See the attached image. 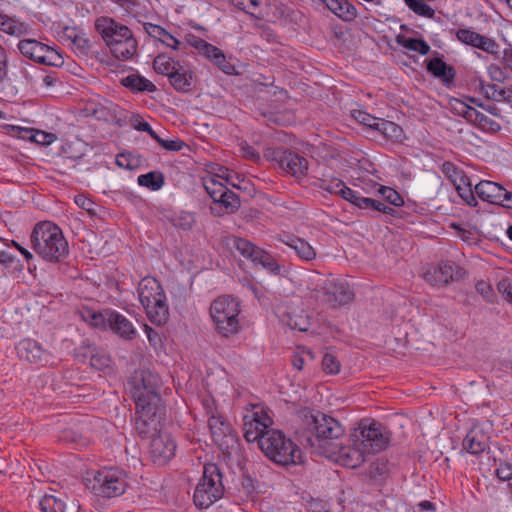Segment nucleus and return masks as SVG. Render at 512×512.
I'll return each mask as SVG.
<instances>
[{"instance_id": "obj_1", "label": "nucleus", "mask_w": 512, "mask_h": 512, "mask_svg": "<svg viewBox=\"0 0 512 512\" xmlns=\"http://www.w3.org/2000/svg\"><path fill=\"white\" fill-rule=\"evenodd\" d=\"M35 253L49 263H60L69 255V245L62 230L50 221L35 225L30 236Z\"/></svg>"}, {"instance_id": "obj_2", "label": "nucleus", "mask_w": 512, "mask_h": 512, "mask_svg": "<svg viewBox=\"0 0 512 512\" xmlns=\"http://www.w3.org/2000/svg\"><path fill=\"white\" fill-rule=\"evenodd\" d=\"M304 427L315 437L317 445L327 455L346 435L345 428L335 418L305 409L301 412Z\"/></svg>"}, {"instance_id": "obj_3", "label": "nucleus", "mask_w": 512, "mask_h": 512, "mask_svg": "<svg viewBox=\"0 0 512 512\" xmlns=\"http://www.w3.org/2000/svg\"><path fill=\"white\" fill-rule=\"evenodd\" d=\"M138 295L148 319L157 326L166 324L169 308L159 281L153 277H144L139 283Z\"/></svg>"}, {"instance_id": "obj_4", "label": "nucleus", "mask_w": 512, "mask_h": 512, "mask_svg": "<svg viewBox=\"0 0 512 512\" xmlns=\"http://www.w3.org/2000/svg\"><path fill=\"white\" fill-rule=\"evenodd\" d=\"M259 447L269 459L283 466L298 464L302 459L300 448L279 430L268 431Z\"/></svg>"}, {"instance_id": "obj_5", "label": "nucleus", "mask_w": 512, "mask_h": 512, "mask_svg": "<svg viewBox=\"0 0 512 512\" xmlns=\"http://www.w3.org/2000/svg\"><path fill=\"white\" fill-rule=\"evenodd\" d=\"M239 314L240 303L229 295L216 298L210 306V316L215 329L226 338L240 331Z\"/></svg>"}, {"instance_id": "obj_6", "label": "nucleus", "mask_w": 512, "mask_h": 512, "mask_svg": "<svg viewBox=\"0 0 512 512\" xmlns=\"http://www.w3.org/2000/svg\"><path fill=\"white\" fill-rule=\"evenodd\" d=\"M223 493L224 486L220 468L214 463L205 464L202 478L193 495L195 506L200 509H207L219 500Z\"/></svg>"}, {"instance_id": "obj_7", "label": "nucleus", "mask_w": 512, "mask_h": 512, "mask_svg": "<svg viewBox=\"0 0 512 512\" xmlns=\"http://www.w3.org/2000/svg\"><path fill=\"white\" fill-rule=\"evenodd\" d=\"M128 385L135 405L145 402H161L159 390L162 381L157 374L149 370L135 371L128 380Z\"/></svg>"}, {"instance_id": "obj_8", "label": "nucleus", "mask_w": 512, "mask_h": 512, "mask_svg": "<svg viewBox=\"0 0 512 512\" xmlns=\"http://www.w3.org/2000/svg\"><path fill=\"white\" fill-rule=\"evenodd\" d=\"M90 488L100 497L120 496L127 488L126 474L119 468H102L94 473L93 479L90 480Z\"/></svg>"}, {"instance_id": "obj_9", "label": "nucleus", "mask_w": 512, "mask_h": 512, "mask_svg": "<svg viewBox=\"0 0 512 512\" xmlns=\"http://www.w3.org/2000/svg\"><path fill=\"white\" fill-rule=\"evenodd\" d=\"M351 437L355 438V441L359 442L363 450L368 453L384 450L390 442L389 433L381 423L368 419L359 423L358 429L351 434Z\"/></svg>"}, {"instance_id": "obj_10", "label": "nucleus", "mask_w": 512, "mask_h": 512, "mask_svg": "<svg viewBox=\"0 0 512 512\" xmlns=\"http://www.w3.org/2000/svg\"><path fill=\"white\" fill-rule=\"evenodd\" d=\"M204 187L213 200V204L210 206L213 215L220 217L225 214H233L239 209L240 199L238 195L217 179H208L205 181Z\"/></svg>"}, {"instance_id": "obj_11", "label": "nucleus", "mask_w": 512, "mask_h": 512, "mask_svg": "<svg viewBox=\"0 0 512 512\" xmlns=\"http://www.w3.org/2000/svg\"><path fill=\"white\" fill-rule=\"evenodd\" d=\"M17 47L24 57L34 62L48 66L63 64V57L59 52L36 39H22L18 42Z\"/></svg>"}, {"instance_id": "obj_12", "label": "nucleus", "mask_w": 512, "mask_h": 512, "mask_svg": "<svg viewBox=\"0 0 512 512\" xmlns=\"http://www.w3.org/2000/svg\"><path fill=\"white\" fill-rule=\"evenodd\" d=\"M135 429L141 437L153 436L162 431L160 427V403L136 404Z\"/></svg>"}, {"instance_id": "obj_13", "label": "nucleus", "mask_w": 512, "mask_h": 512, "mask_svg": "<svg viewBox=\"0 0 512 512\" xmlns=\"http://www.w3.org/2000/svg\"><path fill=\"white\" fill-rule=\"evenodd\" d=\"M466 270L452 261L441 262L429 267L423 274L424 280L434 287H443L451 282L464 279Z\"/></svg>"}, {"instance_id": "obj_14", "label": "nucleus", "mask_w": 512, "mask_h": 512, "mask_svg": "<svg viewBox=\"0 0 512 512\" xmlns=\"http://www.w3.org/2000/svg\"><path fill=\"white\" fill-rule=\"evenodd\" d=\"M451 108L455 114L465 118L470 124L482 131L494 133L501 129V125L498 122L478 111L465 101L453 99L451 101Z\"/></svg>"}, {"instance_id": "obj_15", "label": "nucleus", "mask_w": 512, "mask_h": 512, "mask_svg": "<svg viewBox=\"0 0 512 512\" xmlns=\"http://www.w3.org/2000/svg\"><path fill=\"white\" fill-rule=\"evenodd\" d=\"M317 293V297L332 308L346 305L354 298V293L347 283L334 280L326 281L322 291Z\"/></svg>"}, {"instance_id": "obj_16", "label": "nucleus", "mask_w": 512, "mask_h": 512, "mask_svg": "<svg viewBox=\"0 0 512 512\" xmlns=\"http://www.w3.org/2000/svg\"><path fill=\"white\" fill-rule=\"evenodd\" d=\"M175 452L176 443L168 432L159 431V433L153 434L149 455L156 465L167 464L174 457Z\"/></svg>"}, {"instance_id": "obj_17", "label": "nucleus", "mask_w": 512, "mask_h": 512, "mask_svg": "<svg viewBox=\"0 0 512 512\" xmlns=\"http://www.w3.org/2000/svg\"><path fill=\"white\" fill-rule=\"evenodd\" d=\"M273 420L263 409L253 412L251 416L244 417L243 431L244 437L248 442L257 441L260 445V440L267 436L269 428Z\"/></svg>"}, {"instance_id": "obj_18", "label": "nucleus", "mask_w": 512, "mask_h": 512, "mask_svg": "<svg viewBox=\"0 0 512 512\" xmlns=\"http://www.w3.org/2000/svg\"><path fill=\"white\" fill-rule=\"evenodd\" d=\"M95 29L109 47L114 41H123L133 37L132 31L126 25L116 22L110 17H99L95 20Z\"/></svg>"}, {"instance_id": "obj_19", "label": "nucleus", "mask_w": 512, "mask_h": 512, "mask_svg": "<svg viewBox=\"0 0 512 512\" xmlns=\"http://www.w3.org/2000/svg\"><path fill=\"white\" fill-rule=\"evenodd\" d=\"M272 159L281 170L294 177L304 176L308 169V160L292 151L275 149L272 151Z\"/></svg>"}, {"instance_id": "obj_20", "label": "nucleus", "mask_w": 512, "mask_h": 512, "mask_svg": "<svg viewBox=\"0 0 512 512\" xmlns=\"http://www.w3.org/2000/svg\"><path fill=\"white\" fill-rule=\"evenodd\" d=\"M365 452L359 444L357 447L345 446L341 441L335 449L330 450L326 457L334 459L342 466L354 469L365 461Z\"/></svg>"}, {"instance_id": "obj_21", "label": "nucleus", "mask_w": 512, "mask_h": 512, "mask_svg": "<svg viewBox=\"0 0 512 512\" xmlns=\"http://www.w3.org/2000/svg\"><path fill=\"white\" fill-rule=\"evenodd\" d=\"M475 192L479 198L491 204L510 208L505 202L511 201L512 192L507 191L501 185L492 181H481L475 186Z\"/></svg>"}, {"instance_id": "obj_22", "label": "nucleus", "mask_w": 512, "mask_h": 512, "mask_svg": "<svg viewBox=\"0 0 512 512\" xmlns=\"http://www.w3.org/2000/svg\"><path fill=\"white\" fill-rule=\"evenodd\" d=\"M208 426L214 442L222 450H227L236 444L237 439L231 426L222 417L211 416L208 420Z\"/></svg>"}, {"instance_id": "obj_23", "label": "nucleus", "mask_w": 512, "mask_h": 512, "mask_svg": "<svg viewBox=\"0 0 512 512\" xmlns=\"http://www.w3.org/2000/svg\"><path fill=\"white\" fill-rule=\"evenodd\" d=\"M109 329L124 340H132L137 334L133 323L115 310L110 314Z\"/></svg>"}, {"instance_id": "obj_24", "label": "nucleus", "mask_w": 512, "mask_h": 512, "mask_svg": "<svg viewBox=\"0 0 512 512\" xmlns=\"http://www.w3.org/2000/svg\"><path fill=\"white\" fill-rule=\"evenodd\" d=\"M16 350L20 359L30 363H40L45 356L42 346L32 339L21 340L16 346Z\"/></svg>"}, {"instance_id": "obj_25", "label": "nucleus", "mask_w": 512, "mask_h": 512, "mask_svg": "<svg viewBox=\"0 0 512 512\" xmlns=\"http://www.w3.org/2000/svg\"><path fill=\"white\" fill-rule=\"evenodd\" d=\"M489 437L482 429L472 428L463 440V448L471 454H480L488 448Z\"/></svg>"}, {"instance_id": "obj_26", "label": "nucleus", "mask_w": 512, "mask_h": 512, "mask_svg": "<svg viewBox=\"0 0 512 512\" xmlns=\"http://www.w3.org/2000/svg\"><path fill=\"white\" fill-rule=\"evenodd\" d=\"M283 321L293 330L307 331L311 327V319L300 307H291L284 315Z\"/></svg>"}, {"instance_id": "obj_27", "label": "nucleus", "mask_w": 512, "mask_h": 512, "mask_svg": "<svg viewBox=\"0 0 512 512\" xmlns=\"http://www.w3.org/2000/svg\"><path fill=\"white\" fill-rule=\"evenodd\" d=\"M322 3L337 17L344 21H353L357 17V9L348 0H321Z\"/></svg>"}, {"instance_id": "obj_28", "label": "nucleus", "mask_w": 512, "mask_h": 512, "mask_svg": "<svg viewBox=\"0 0 512 512\" xmlns=\"http://www.w3.org/2000/svg\"><path fill=\"white\" fill-rule=\"evenodd\" d=\"M427 70L434 77L449 85L454 81L455 72L452 66L447 65L441 58H433L427 63Z\"/></svg>"}, {"instance_id": "obj_29", "label": "nucleus", "mask_w": 512, "mask_h": 512, "mask_svg": "<svg viewBox=\"0 0 512 512\" xmlns=\"http://www.w3.org/2000/svg\"><path fill=\"white\" fill-rule=\"evenodd\" d=\"M120 83L133 93L156 91V86L153 82L137 73L122 78Z\"/></svg>"}, {"instance_id": "obj_30", "label": "nucleus", "mask_w": 512, "mask_h": 512, "mask_svg": "<svg viewBox=\"0 0 512 512\" xmlns=\"http://www.w3.org/2000/svg\"><path fill=\"white\" fill-rule=\"evenodd\" d=\"M281 241L295 250L297 255L304 261H312L316 257L315 249L304 239L295 236H287L286 239H281Z\"/></svg>"}, {"instance_id": "obj_31", "label": "nucleus", "mask_w": 512, "mask_h": 512, "mask_svg": "<svg viewBox=\"0 0 512 512\" xmlns=\"http://www.w3.org/2000/svg\"><path fill=\"white\" fill-rule=\"evenodd\" d=\"M170 84L179 92H188L193 86V74L179 65L169 77Z\"/></svg>"}, {"instance_id": "obj_32", "label": "nucleus", "mask_w": 512, "mask_h": 512, "mask_svg": "<svg viewBox=\"0 0 512 512\" xmlns=\"http://www.w3.org/2000/svg\"><path fill=\"white\" fill-rule=\"evenodd\" d=\"M143 27L145 32L150 37L161 41L163 44L171 47L174 50L179 49L180 41L171 35L168 31H166L163 27L153 23H144Z\"/></svg>"}, {"instance_id": "obj_33", "label": "nucleus", "mask_w": 512, "mask_h": 512, "mask_svg": "<svg viewBox=\"0 0 512 512\" xmlns=\"http://www.w3.org/2000/svg\"><path fill=\"white\" fill-rule=\"evenodd\" d=\"M114 42L115 43L109 46V49L113 56L119 60L125 61L131 59L137 52L138 43L134 37L121 42Z\"/></svg>"}, {"instance_id": "obj_34", "label": "nucleus", "mask_w": 512, "mask_h": 512, "mask_svg": "<svg viewBox=\"0 0 512 512\" xmlns=\"http://www.w3.org/2000/svg\"><path fill=\"white\" fill-rule=\"evenodd\" d=\"M314 181L312 185L330 194L338 195L341 188L344 187V182L332 175L322 174L321 176H313Z\"/></svg>"}, {"instance_id": "obj_35", "label": "nucleus", "mask_w": 512, "mask_h": 512, "mask_svg": "<svg viewBox=\"0 0 512 512\" xmlns=\"http://www.w3.org/2000/svg\"><path fill=\"white\" fill-rule=\"evenodd\" d=\"M353 205L360 209L378 211L388 215H392L395 212L394 208L384 204L383 202L374 200L372 198L363 197L359 194L356 196Z\"/></svg>"}, {"instance_id": "obj_36", "label": "nucleus", "mask_w": 512, "mask_h": 512, "mask_svg": "<svg viewBox=\"0 0 512 512\" xmlns=\"http://www.w3.org/2000/svg\"><path fill=\"white\" fill-rule=\"evenodd\" d=\"M179 65L180 63L178 61L173 60L165 54H159L153 61L154 70L159 74L168 76V78Z\"/></svg>"}, {"instance_id": "obj_37", "label": "nucleus", "mask_w": 512, "mask_h": 512, "mask_svg": "<svg viewBox=\"0 0 512 512\" xmlns=\"http://www.w3.org/2000/svg\"><path fill=\"white\" fill-rule=\"evenodd\" d=\"M235 248L243 257L249 259L253 264L256 262V258H258L259 254L263 250L262 248L243 238H237L235 240Z\"/></svg>"}, {"instance_id": "obj_38", "label": "nucleus", "mask_w": 512, "mask_h": 512, "mask_svg": "<svg viewBox=\"0 0 512 512\" xmlns=\"http://www.w3.org/2000/svg\"><path fill=\"white\" fill-rule=\"evenodd\" d=\"M137 182L140 186L147 187L152 191H157L164 185L165 178L161 172L151 171L138 176Z\"/></svg>"}, {"instance_id": "obj_39", "label": "nucleus", "mask_w": 512, "mask_h": 512, "mask_svg": "<svg viewBox=\"0 0 512 512\" xmlns=\"http://www.w3.org/2000/svg\"><path fill=\"white\" fill-rule=\"evenodd\" d=\"M0 30L9 35L19 37L27 33V25L15 18L4 14V19L1 21L0 25Z\"/></svg>"}, {"instance_id": "obj_40", "label": "nucleus", "mask_w": 512, "mask_h": 512, "mask_svg": "<svg viewBox=\"0 0 512 512\" xmlns=\"http://www.w3.org/2000/svg\"><path fill=\"white\" fill-rule=\"evenodd\" d=\"M397 43L402 47L418 52L421 55H426L430 51V46L423 39L406 38L404 36L397 37Z\"/></svg>"}, {"instance_id": "obj_41", "label": "nucleus", "mask_w": 512, "mask_h": 512, "mask_svg": "<svg viewBox=\"0 0 512 512\" xmlns=\"http://www.w3.org/2000/svg\"><path fill=\"white\" fill-rule=\"evenodd\" d=\"M111 313H113V310L110 309L102 312L88 311L86 320L95 328L107 330L109 329Z\"/></svg>"}, {"instance_id": "obj_42", "label": "nucleus", "mask_w": 512, "mask_h": 512, "mask_svg": "<svg viewBox=\"0 0 512 512\" xmlns=\"http://www.w3.org/2000/svg\"><path fill=\"white\" fill-rule=\"evenodd\" d=\"M366 476L375 483H380L384 480L387 473V464L380 459L370 462L366 469Z\"/></svg>"}, {"instance_id": "obj_43", "label": "nucleus", "mask_w": 512, "mask_h": 512, "mask_svg": "<svg viewBox=\"0 0 512 512\" xmlns=\"http://www.w3.org/2000/svg\"><path fill=\"white\" fill-rule=\"evenodd\" d=\"M254 265H260L263 269L267 270L271 274L278 275L281 272V266L277 260L264 249L256 258Z\"/></svg>"}, {"instance_id": "obj_44", "label": "nucleus", "mask_w": 512, "mask_h": 512, "mask_svg": "<svg viewBox=\"0 0 512 512\" xmlns=\"http://www.w3.org/2000/svg\"><path fill=\"white\" fill-rule=\"evenodd\" d=\"M441 171L454 185L463 182L467 177L461 169L450 161L442 164Z\"/></svg>"}, {"instance_id": "obj_45", "label": "nucleus", "mask_w": 512, "mask_h": 512, "mask_svg": "<svg viewBox=\"0 0 512 512\" xmlns=\"http://www.w3.org/2000/svg\"><path fill=\"white\" fill-rule=\"evenodd\" d=\"M454 186L458 192V195L467 205L471 207H475L477 205V200L471 189V184L469 183L468 177H466L463 182H459Z\"/></svg>"}, {"instance_id": "obj_46", "label": "nucleus", "mask_w": 512, "mask_h": 512, "mask_svg": "<svg viewBox=\"0 0 512 512\" xmlns=\"http://www.w3.org/2000/svg\"><path fill=\"white\" fill-rule=\"evenodd\" d=\"M424 1L425 0H405V4L415 14L431 19L434 17L435 11L432 7L424 3Z\"/></svg>"}, {"instance_id": "obj_47", "label": "nucleus", "mask_w": 512, "mask_h": 512, "mask_svg": "<svg viewBox=\"0 0 512 512\" xmlns=\"http://www.w3.org/2000/svg\"><path fill=\"white\" fill-rule=\"evenodd\" d=\"M90 365L92 368L102 371L104 373H110L111 371H108L111 369V359L109 355L106 353L100 351L92 354L90 358Z\"/></svg>"}, {"instance_id": "obj_48", "label": "nucleus", "mask_w": 512, "mask_h": 512, "mask_svg": "<svg viewBox=\"0 0 512 512\" xmlns=\"http://www.w3.org/2000/svg\"><path fill=\"white\" fill-rule=\"evenodd\" d=\"M42 512H63L64 503L53 495H44L39 502Z\"/></svg>"}, {"instance_id": "obj_49", "label": "nucleus", "mask_w": 512, "mask_h": 512, "mask_svg": "<svg viewBox=\"0 0 512 512\" xmlns=\"http://www.w3.org/2000/svg\"><path fill=\"white\" fill-rule=\"evenodd\" d=\"M503 88L499 84H485L480 81L479 89L488 98L494 101H504Z\"/></svg>"}, {"instance_id": "obj_50", "label": "nucleus", "mask_w": 512, "mask_h": 512, "mask_svg": "<svg viewBox=\"0 0 512 512\" xmlns=\"http://www.w3.org/2000/svg\"><path fill=\"white\" fill-rule=\"evenodd\" d=\"M33 68L34 66H32L31 64L23 60H19L18 69L20 75H15L14 81L21 87H27L28 85H30L32 82V75L30 74L29 70Z\"/></svg>"}, {"instance_id": "obj_51", "label": "nucleus", "mask_w": 512, "mask_h": 512, "mask_svg": "<svg viewBox=\"0 0 512 512\" xmlns=\"http://www.w3.org/2000/svg\"><path fill=\"white\" fill-rule=\"evenodd\" d=\"M376 130L381 132L387 138H398L402 132V129L399 125L394 122L387 121L384 119H380Z\"/></svg>"}, {"instance_id": "obj_52", "label": "nucleus", "mask_w": 512, "mask_h": 512, "mask_svg": "<svg viewBox=\"0 0 512 512\" xmlns=\"http://www.w3.org/2000/svg\"><path fill=\"white\" fill-rule=\"evenodd\" d=\"M352 117L359 122L360 124L367 126L369 128L375 129L378 126V123L381 118H377L375 116L370 115L366 111L361 109H354L352 111Z\"/></svg>"}, {"instance_id": "obj_53", "label": "nucleus", "mask_w": 512, "mask_h": 512, "mask_svg": "<svg viewBox=\"0 0 512 512\" xmlns=\"http://www.w3.org/2000/svg\"><path fill=\"white\" fill-rule=\"evenodd\" d=\"M173 225L184 231L191 230L195 224V218L190 212H180L172 219Z\"/></svg>"}, {"instance_id": "obj_54", "label": "nucleus", "mask_w": 512, "mask_h": 512, "mask_svg": "<svg viewBox=\"0 0 512 512\" xmlns=\"http://www.w3.org/2000/svg\"><path fill=\"white\" fill-rule=\"evenodd\" d=\"M481 36V34L471 29H459L456 32V37L459 41L475 48H477L478 41L481 39Z\"/></svg>"}, {"instance_id": "obj_55", "label": "nucleus", "mask_w": 512, "mask_h": 512, "mask_svg": "<svg viewBox=\"0 0 512 512\" xmlns=\"http://www.w3.org/2000/svg\"><path fill=\"white\" fill-rule=\"evenodd\" d=\"M378 192L383 196V198L391 205L395 207H400L403 205L404 201L401 195L394 190L393 188L387 186H380Z\"/></svg>"}, {"instance_id": "obj_56", "label": "nucleus", "mask_w": 512, "mask_h": 512, "mask_svg": "<svg viewBox=\"0 0 512 512\" xmlns=\"http://www.w3.org/2000/svg\"><path fill=\"white\" fill-rule=\"evenodd\" d=\"M74 42L71 44L75 47L77 53L81 56H87L92 48L90 40L81 32L78 36H73Z\"/></svg>"}, {"instance_id": "obj_57", "label": "nucleus", "mask_w": 512, "mask_h": 512, "mask_svg": "<svg viewBox=\"0 0 512 512\" xmlns=\"http://www.w3.org/2000/svg\"><path fill=\"white\" fill-rule=\"evenodd\" d=\"M322 368L327 374H337L340 371V362L331 353H326L322 359Z\"/></svg>"}, {"instance_id": "obj_58", "label": "nucleus", "mask_w": 512, "mask_h": 512, "mask_svg": "<svg viewBox=\"0 0 512 512\" xmlns=\"http://www.w3.org/2000/svg\"><path fill=\"white\" fill-rule=\"evenodd\" d=\"M238 9L255 16V12L261 4L260 0H231Z\"/></svg>"}, {"instance_id": "obj_59", "label": "nucleus", "mask_w": 512, "mask_h": 512, "mask_svg": "<svg viewBox=\"0 0 512 512\" xmlns=\"http://www.w3.org/2000/svg\"><path fill=\"white\" fill-rule=\"evenodd\" d=\"M131 125L138 131L147 132L150 137L156 138V132L151 128L150 124L146 122L140 115H133L130 119Z\"/></svg>"}, {"instance_id": "obj_60", "label": "nucleus", "mask_w": 512, "mask_h": 512, "mask_svg": "<svg viewBox=\"0 0 512 512\" xmlns=\"http://www.w3.org/2000/svg\"><path fill=\"white\" fill-rule=\"evenodd\" d=\"M477 48L494 55L499 53L500 46L495 40L482 35L478 41Z\"/></svg>"}, {"instance_id": "obj_61", "label": "nucleus", "mask_w": 512, "mask_h": 512, "mask_svg": "<svg viewBox=\"0 0 512 512\" xmlns=\"http://www.w3.org/2000/svg\"><path fill=\"white\" fill-rule=\"evenodd\" d=\"M161 147L169 151H180L185 143L181 140H164L158 134L153 138Z\"/></svg>"}, {"instance_id": "obj_62", "label": "nucleus", "mask_w": 512, "mask_h": 512, "mask_svg": "<svg viewBox=\"0 0 512 512\" xmlns=\"http://www.w3.org/2000/svg\"><path fill=\"white\" fill-rule=\"evenodd\" d=\"M497 289L503 298L512 304V281L508 278L502 279L498 282Z\"/></svg>"}, {"instance_id": "obj_63", "label": "nucleus", "mask_w": 512, "mask_h": 512, "mask_svg": "<svg viewBox=\"0 0 512 512\" xmlns=\"http://www.w3.org/2000/svg\"><path fill=\"white\" fill-rule=\"evenodd\" d=\"M217 67L227 75L236 74L235 66L227 61L223 52L214 61Z\"/></svg>"}, {"instance_id": "obj_64", "label": "nucleus", "mask_w": 512, "mask_h": 512, "mask_svg": "<svg viewBox=\"0 0 512 512\" xmlns=\"http://www.w3.org/2000/svg\"><path fill=\"white\" fill-rule=\"evenodd\" d=\"M496 475L503 481L512 479V465L506 462H501L499 467L496 469Z\"/></svg>"}]
</instances>
